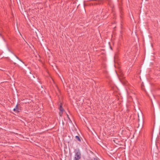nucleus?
Wrapping results in <instances>:
<instances>
[{
	"label": "nucleus",
	"instance_id": "obj_3",
	"mask_svg": "<svg viewBox=\"0 0 160 160\" xmlns=\"http://www.w3.org/2000/svg\"><path fill=\"white\" fill-rule=\"evenodd\" d=\"M102 2L101 1H97V2L92 3L93 5H100L101 4Z\"/></svg>",
	"mask_w": 160,
	"mask_h": 160
},
{
	"label": "nucleus",
	"instance_id": "obj_5",
	"mask_svg": "<svg viewBox=\"0 0 160 160\" xmlns=\"http://www.w3.org/2000/svg\"><path fill=\"white\" fill-rule=\"evenodd\" d=\"M75 138L77 141H78L79 142H81V140L80 137L78 136H76Z\"/></svg>",
	"mask_w": 160,
	"mask_h": 160
},
{
	"label": "nucleus",
	"instance_id": "obj_4",
	"mask_svg": "<svg viewBox=\"0 0 160 160\" xmlns=\"http://www.w3.org/2000/svg\"><path fill=\"white\" fill-rule=\"evenodd\" d=\"M59 110L60 111H63L64 110L63 108L62 107V105L61 103L60 104V105Z\"/></svg>",
	"mask_w": 160,
	"mask_h": 160
},
{
	"label": "nucleus",
	"instance_id": "obj_8",
	"mask_svg": "<svg viewBox=\"0 0 160 160\" xmlns=\"http://www.w3.org/2000/svg\"><path fill=\"white\" fill-rule=\"evenodd\" d=\"M93 160H99V159L98 158L96 157V158H94Z\"/></svg>",
	"mask_w": 160,
	"mask_h": 160
},
{
	"label": "nucleus",
	"instance_id": "obj_1",
	"mask_svg": "<svg viewBox=\"0 0 160 160\" xmlns=\"http://www.w3.org/2000/svg\"><path fill=\"white\" fill-rule=\"evenodd\" d=\"M75 154L74 160H79L81 158V152L78 149H76L74 151Z\"/></svg>",
	"mask_w": 160,
	"mask_h": 160
},
{
	"label": "nucleus",
	"instance_id": "obj_2",
	"mask_svg": "<svg viewBox=\"0 0 160 160\" xmlns=\"http://www.w3.org/2000/svg\"><path fill=\"white\" fill-rule=\"evenodd\" d=\"M21 110V107L20 105L17 104L15 107L13 109V111L16 112L18 113Z\"/></svg>",
	"mask_w": 160,
	"mask_h": 160
},
{
	"label": "nucleus",
	"instance_id": "obj_10",
	"mask_svg": "<svg viewBox=\"0 0 160 160\" xmlns=\"http://www.w3.org/2000/svg\"><path fill=\"white\" fill-rule=\"evenodd\" d=\"M90 1H96V0H89Z\"/></svg>",
	"mask_w": 160,
	"mask_h": 160
},
{
	"label": "nucleus",
	"instance_id": "obj_11",
	"mask_svg": "<svg viewBox=\"0 0 160 160\" xmlns=\"http://www.w3.org/2000/svg\"><path fill=\"white\" fill-rule=\"evenodd\" d=\"M8 50H9V51H10V50H9V49H8Z\"/></svg>",
	"mask_w": 160,
	"mask_h": 160
},
{
	"label": "nucleus",
	"instance_id": "obj_12",
	"mask_svg": "<svg viewBox=\"0 0 160 160\" xmlns=\"http://www.w3.org/2000/svg\"><path fill=\"white\" fill-rule=\"evenodd\" d=\"M25 65L26 66H27V65H26V64H25Z\"/></svg>",
	"mask_w": 160,
	"mask_h": 160
},
{
	"label": "nucleus",
	"instance_id": "obj_6",
	"mask_svg": "<svg viewBox=\"0 0 160 160\" xmlns=\"http://www.w3.org/2000/svg\"><path fill=\"white\" fill-rule=\"evenodd\" d=\"M13 54L14 55V56L16 57V58L18 59V60H19L21 62H22L23 63H24V62H23L22 60H21V59H20L18 57H17L15 54Z\"/></svg>",
	"mask_w": 160,
	"mask_h": 160
},
{
	"label": "nucleus",
	"instance_id": "obj_9",
	"mask_svg": "<svg viewBox=\"0 0 160 160\" xmlns=\"http://www.w3.org/2000/svg\"><path fill=\"white\" fill-rule=\"evenodd\" d=\"M67 117L69 119H70L69 118V116H68V115H67Z\"/></svg>",
	"mask_w": 160,
	"mask_h": 160
},
{
	"label": "nucleus",
	"instance_id": "obj_7",
	"mask_svg": "<svg viewBox=\"0 0 160 160\" xmlns=\"http://www.w3.org/2000/svg\"><path fill=\"white\" fill-rule=\"evenodd\" d=\"M63 111H60L59 112V115L61 117L62 115V114H63Z\"/></svg>",
	"mask_w": 160,
	"mask_h": 160
}]
</instances>
